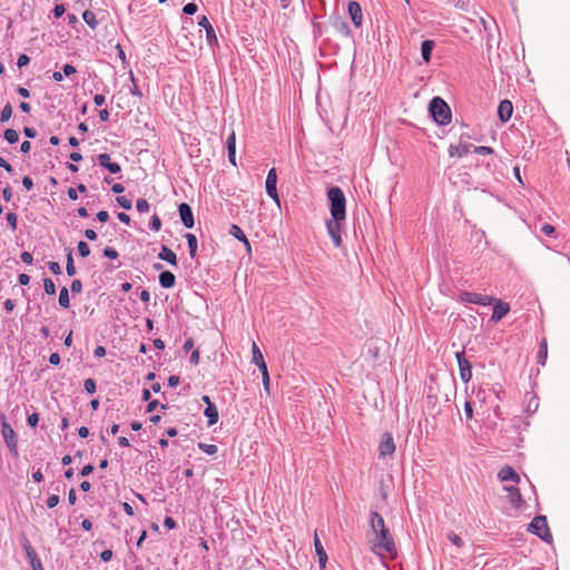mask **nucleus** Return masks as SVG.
<instances>
[{
  "label": "nucleus",
  "mask_w": 570,
  "mask_h": 570,
  "mask_svg": "<svg viewBox=\"0 0 570 570\" xmlns=\"http://www.w3.org/2000/svg\"><path fill=\"white\" fill-rule=\"evenodd\" d=\"M371 533L368 538L370 549L373 553L379 556L380 558H395L396 557V547L394 543V539L385 525L384 519L381 514L373 511L371 513Z\"/></svg>",
  "instance_id": "nucleus-1"
},
{
  "label": "nucleus",
  "mask_w": 570,
  "mask_h": 570,
  "mask_svg": "<svg viewBox=\"0 0 570 570\" xmlns=\"http://www.w3.org/2000/svg\"><path fill=\"white\" fill-rule=\"evenodd\" d=\"M327 198L330 202V210L332 218L345 219L346 217V199L345 195L340 187H331L327 190Z\"/></svg>",
  "instance_id": "nucleus-2"
},
{
  "label": "nucleus",
  "mask_w": 570,
  "mask_h": 570,
  "mask_svg": "<svg viewBox=\"0 0 570 570\" xmlns=\"http://www.w3.org/2000/svg\"><path fill=\"white\" fill-rule=\"evenodd\" d=\"M429 110L435 120L441 126L448 125L451 121V110L448 104L440 97H434L429 105Z\"/></svg>",
  "instance_id": "nucleus-3"
},
{
  "label": "nucleus",
  "mask_w": 570,
  "mask_h": 570,
  "mask_svg": "<svg viewBox=\"0 0 570 570\" xmlns=\"http://www.w3.org/2000/svg\"><path fill=\"white\" fill-rule=\"evenodd\" d=\"M529 531L531 533L537 534L542 540L550 542L552 540V535L549 531L547 518L544 515L535 517L531 523L529 524Z\"/></svg>",
  "instance_id": "nucleus-4"
},
{
  "label": "nucleus",
  "mask_w": 570,
  "mask_h": 570,
  "mask_svg": "<svg viewBox=\"0 0 570 570\" xmlns=\"http://www.w3.org/2000/svg\"><path fill=\"white\" fill-rule=\"evenodd\" d=\"M460 299L465 303L478 304L482 306L492 305L494 302L493 296L483 295L479 293L463 292L460 294Z\"/></svg>",
  "instance_id": "nucleus-5"
},
{
  "label": "nucleus",
  "mask_w": 570,
  "mask_h": 570,
  "mask_svg": "<svg viewBox=\"0 0 570 570\" xmlns=\"http://www.w3.org/2000/svg\"><path fill=\"white\" fill-rule=\"evenodd\" d=\"M1 433L4 439L6 444L10 449V451L13 452L14 455H17L18 449H17L16 433H14L13 429L10 426V424L4 419L1 422Z\"/></svg>",
  "instance_id": "nucleus-6"
},
{
  "label": "nucleus",
  "mask_w": 570,
  "mask_h": 570,
  "mask_svg": "<svg viewBox=\"0 0 570 570\" xmlns=\"http://www.w3.org/2000/svg\"><path fill=\"white\" fill-rule=\"evenodd\" d=\"M344 219H335L331 218L326 222V229L328 235L331 236L335 247H341L342 237H341V222Z\"/></svg>",
  "instance_id": "nucleus-7"
},
{
  "label": "nucleus",
  "mask_w": 570,
  "mask_h": 570,
  "mask_svg": "<svg viewBox=\"0 0 570 570\" xmlns=\"http://www.w3.org/2000/svg\"><path fill=\"white\" fill-rule=\"evenodd\" d=\"M276 185H277L276 169L272 168L268 171L267 177H266V193L279 206L281 200H279V197L277 194Z\"/></svg>",
  "instance_id": "nucleus-8"
},
{
  "label": "nucleus",
  "mask_w": 570,
  "mask_h": 570,
  "mask_svg": "<svg viewBox=\"0 0 570 570\" xmlns=\"http://www.w3.org/2000/svg\"><path fill=\"white\" fill-rule=\"evenodd\" d=\"M395 452V443L391 433L385 432L379 445L380 458L391 456Z\"/></svg>",
  "instance_id": "nucleus-9"
},
{
  "label": "nucleus",
  "mask_w": 570,
  "mask_h": 570,
  "mask_svg": "<svg viewBox=\"0 0 570 570\" xmlns=\"http://www.w3.org/2000/svg\"><path fill=\"white\" fill-rule=\"evenodd\" d=\"M456 360L460 370V377L464 383H468L472 377V370L470 362L464 357V352L456 353Z\"/></svg>",
  "instance_id": "nucleus-10"
},
{
  "label": "nucleus",
  "mask_w": 570,
  "mask_h": 570,
  "mask_svg": "<svg viewBox=\"0 0 570 570\" xmlns=\"http://www.w3.org/2000/svg\"><path fill=\"white\" fill-rule=\"evenodd\" d=\"M493 305V314L491 316V321L499 322L501 321L509 312L510 305L494 297Z\"/></svg>",
  "instance_id": "nucleus-11"
},
{
  "label": "nucleus",
  "mask_w": 570,
  "mask_h": 570,
  "mask_svg": "<svg viewBox=\"0 0 570 570\" xmlns=\"http://www.w3.org/2000/svg\"><path fill=\"white\" fill-rule=\"evenodd\" d=\"M178 213L184 226L186 228H193L195 223L190 206L186 203L180 204L178 207Z\"/></svg>",
  "instance_id": "nucleus-12"
},
{
  "label": "nucleus",
  "mask_w": 570,
  "mask_h": 570,
  "mask_svg": "<svg viewBox=\"0 0 570 570\" xmlns=\"http://www.w3.org/2000/svg\"><path fill=\"white\" fill-rule=\"evenodd\" d=\"M198 26L203 27L206 31V39L207 42L212 46L213 43L217 42V36L215 32V29L213 28L212 23L209 22L208 18L206 16H203L199 21Z\"/></svg>",
  "instance_id": "nucleus-13"
},
{
  "label": "nucleus",
  "mask_w": 570,
  "mask_h": 570,
  "mask_svg": "<svg viewBox=\"0 0 570 570\" xmlns=\"http://www.w3.org/2000/svg\"><path fill=\"white\" fill-rule=\"evenodd\" d=\"M348 13L350 17L355 24V27H360L362 24L363 14L362 9L358 2L356 1H350L348 2Z\"/></svg>",
  "instance_id": "nucleus-14"
},
{
  "label": "nucleus",
  "mask_w": 570,
  "mask_h": 570,
  "mask_svg": "<svg viewBox=\"0 0 570 570\" xmlns=\"http://www.w3.org/2000/svg\"><path fill=\"white\" fill-rule=\"evenodd\" d=\"M513 112V106L510 100H502L498 107L499 118L505 122L508 121Z\"/></svg>",
  "instance_id": "nucleus-15"
},
{
  "label": "nucleus",
  "mask_w": 570,
  "mask_h": 570,
  "mask_svg": "<svg viewBox=\"0 0 570 570\" xmlns=\"http://www.w3.org/2000/svg\"><path fill=\"white\" fill-rule=\"evenodd\" d=\"M498 476H499L500 481H502V482H508V481H511V482H514V483H519L520 482L519 474L511 466L502 468L500 470Z\"/></svg>",
  "instance_id": "nucleus-16"
},
{
  "label": "nucleus",
  "mask_w": 570,
  "mask_h": 570,
  "mask_svg": "<svg viewBox=\"0 0 570 570\" xmlns=\"http://www.w3.org/2000/svg\"><path fill=\"white\" fill-rule=\"evenodd\" d=\"M98 161L101 167L108 169L111 174H117L121 169L117 163L110 161V156L108 154H100L98 156Z\"/></svg>",
  "instance_id": "nucleus-17"
},
{
  "label": "nucleus",
  "mask_w": 570,
  "mask_h": 570,
  "mask_svg": "<svg viewBox=\"0 0 570 570\" xmlns=\"http://www.w3.org/2000/svg\"><path fill=\"white\" fill-rule=\"evenodd\" d=\"M504 490L509 492V501L513 508H520L523 503L522 495L518 488L504 487Z\"/></svg>",
  "instance_id": "nucleus-18"
},
{
  "label": "nucleus",
  "mask_w": 570,
  "mask_h": 570,
  "mask_svg": "<svg viewBox=\"0 0 570 570\" xmlns=\"http://www.w3.org/2000/svg\"><path fill=\"white\" fill-rule=\"evenodd\" d=\"M314 547H315V552H316V554L318 557L320 566L322 568H324L326 562H327V554H326V552H325V550H324V548H323V546L321 543V540H320V538H318L316 532L314 534Z\"/></svg>",
  "instance_id": "nucleus-19"
},
{
  "label": "nucleus",
  "mask_w": 570,
  "mask_h": 570,
  "mask_svg": "<svg viewBox=\"0 0 570 570\" xmlns=\"http://www.w3.org/2000/svg\"><path fill=\"white\" fill-rule=\"evenodd\" d=\"M472 145L463 144V145H451L449 148L450 157L461 158L470 151Z\"/></svg>",
  "instance_id": "nucleus-20"
},
{
  "label": "nucleus",
  "mask_w": 570,
  "mask_h": 570,
  "mask_svg": "<svg viewBox=\"0 0 570 570\" xmlns=\"http://www.w3.org/2000/svg\"><path fill=\"white\" fill-rule=\"evenodd\" d=\"M158 257L161 261L167 262L168 264L176 266L177 265V256L176 254L168 248L167 246H163L160 253L158 254Z\"/></svg>",
  "instance_id": "nucleus-21"
},
{
  "label": "nucleus",
  "mask_w": 570,
  "mask_h": 570,
  "mask_svg": "<svg viewBox=\"0 0 570 570\" xmlns=\"http://www.w3.org/2000/svg\"><path fill=\"white\" fill-rule=\"evenodd\" d=\"M175 275L169 271H165L159 275V283L164 288H171L175 285Z\"/></svg>",
  "instance_id": "nucleus-22"
},
{
  "label": "nucleus",
  "mask_w": 570,
  "mask_h": 570,
  "mask_svg": "<svg viewBox=\"0 0 570 570\" xmlns=\"http://www.w3.org/2000/svg\"><path fill=\"white\" fill-rule=\"evenodd\" d=\"M229 234L238 240L243 242L246 245L247 250H250L249 242L239 226L233 224L230 226Z\"/></svg>",
  "instance_id": "nucleus-23"
},
{
  "label": "nucleus",
  "mask_w": 570,
  "mask_h": 570,
  "mask_svg": "<svg viewBox=\"0 0 570 570\" xmlns=\"http://www.w3.org/2000/svg\"><path fill=\"white\" fill-rule=\"evenodd\" d=\"M204 415L208 419V425H214L218 421V411L214 404L206 406Z\"/></svg>",
  "instance_id": "nucleus-24"
},
{
  "label": "nucleus",
  "mask_w": 570,
  "mask_h": 570,
  "mask_svg": "<svg viewBox=\"0 0 570 570\" xmlns=\"http://www.w3.org/2000/svg\"><path fill=\"white\" fill-rule=\"evenodd\" d=\"M434 47V42L432 40H424L421 46L422 58L425 62H430L431 53Z\"/></svg>",
  "instance_id": "nucleus-25"
},
{
  "label": "nucleus",
  "mask_w": 570,
  "mask_h": 570,
  "mask_svg": "<svg viewBox=\"0 0 570 570\" xmlns=\"http://www.w3.org/2000/svg\"><path fill=\"white\" fill-rule=\"evenodd\" d=\"M185 237L188 243L189 255L191 258H194L197 253V238L194 234H186Z\"/></svg>",
  "instance_id": "nucleus-26"
},
{
  "label": "nucleus",
  "mask_w": 570,
  "mask_h": 570,
  "mask_svg": "<svg viewBox=\"0 0 570 570\" xmlns=\"http://www.w3.org/2000/svg\"><path fill=\"white\" fill-rule=\"evenodd\" d=\"M548 357V344L547 341L543 338L540 344V350L538 353V362L543 366L546 364Z\"/></svg>",
  "instance_id": "nucleus-27"
},
{
  "label": "nucleus",
  "mask_w": 570,
  "mask_h": 570,
  "mask_svg": "<svg viewBox=\"0 0 570 570\" xmlns=\"http://www.w3.org/2000/svg\"><path fill=\"white\" fill-rule=\"evenodd\" d=\"M59 305L63 308H68L70 305L69 291L67 287H62L59 293Z\"/></svg>",
  "instance_id": "nucleus-28"
},
{
  "label": "nucleus",
  "mask_w": 570,
  "mask_h": 570,
  "mask_svg": "<svg viewBox=\"0 0 570 570\" xmlns=\"http://www.w3.org/2000/svg\"><path fill=\"white\" fill-rule=\"evenodd\" d=\"M82 18L85 20V22L92 29L96 28L98 21L96 19V14L90 11V10H86L83 13H82Z\"/></svg>",
  "instance_id": "nucleus-29"
},
{
  "label": "nucleus",
  "mask_w": 570,
  "mask_h": 570,
  "mask_svg": "<svg viewBox=\"0 0 570 570\" xmlns=\"http://www.w3.org/2000/svg\"><path fill=\"white\" fill-rule=\"evenodd\" d=\"M252 354H253V363H255L256 365L259 364L262 361H265L259 347L257 346V344L255 342H253V345H252Z\"/></svg>",
  "instance_id": "nucleus-30"
},
{
  "label": "nucleus",
  "mask_w": 570,
  "mask_h": 570,
  "mask_svg": "<svg viewBox=\"0 0 570 570\" xmlns=\"http://www.w3.org/2000/svg\"><path fill=\"white\" fill-rule=\"evenodd\" d=\"M198 448L208 455H214L217 453L218 448L215 444H207V443H198Z\"/></svg>",
  "instance_id": "nucleus-31"
},
{
  "label": "nucleus",
  "mask_w": 570,
  "mask_h": 570,
  "mask_svg": "<svg viewBox=\"0 0 570 570\" xmlns=\"http://www.w3.org/2000/svg\"><path fill=\"white\" fill-rule=\"evenodd\" d=\"M23 549H24L26 554H27V557H28L30 562L36 560V559H39L37 553H36V551H35V549L31 547V544H30V542L28 540L24 541Z\"/></svg>",
  "instance_id": "nucleus-32"
},
{
  "label": "nucleus",
  "mask_w": 570,
  "mask_h": 570,
  "mask_svg": "<svg viewBox=\"0 0 570 570\" xmlns=\"http://www.w3.org/2000/svg\"><path fill=\"white\" fill-rule=\"evenodd\" d=\"M3 136L9 144H14L19 140V135L14 129H7Z\"/></svg>",
  "instance_id": "nucleus-33"
},
{
  "label": "nucleus",
  "mask_w": 570,
  "mask_h": 570,
  "mask_svg": "<svg viewBox=\"0 0 570 570\" xmlns=\"http://www.w3.org/2000/svg\"><path fill=\"white\" fill-rule=\"evenodd\" d=\"M66 271L69 276H73L76 274V267L73 265V258H72L71 252H69L67 255Z\"/></svg>",
  "instance_id": "nucleus-34"
},
{
  "label": "nucleus",
  "mask_w": 570,
  "mask_h": 570,
  "mask_svg": "<svg viewBox=\"0 0 570 570\" xmlns=\"http://www.w3.org/2000/svg\"><path fill=\"white\" fill-rule=\"evenodd\" d=\"M12 116V107L10 104L6 105L1 111L0 120L2 122L8 121Z\"/></svg>",
  "instance_id": "nucleus-35"
},
{
  "label": "nucleus",
  "mask_w": 570,
  "mask_h": 570,
  "mask_svg": "<svg viewBox=\"0 0 570 570\" xmlns=\"http://www.w3.org/2000/svg\"><path fill=\"white\" fill-rule=\"evenodd\" d=\"M43 287H45V292L49 295H53L56 293V285L51 278L43 279Z\"/></svg>",
  "instance_id": "nucleus-36"
},
{
  "label": "nucleus",
  "mask_w": 570,
  "mask_h": 570,
  "mask_svg": "<svg viewBox=\"0 0 570 570\" xmlns=\"http://www.w3.org/2000/svg\"><path fill=\"white\" fill-rule=\"evenodd\" d=\"M136 209L141 214L147 213L149 210V203L144 198H139L136 203Z\"/></svg>",
  "instance_id": "nucleus-37"
},
{
  "label": "nucleus",
  "mask_w": 570,
  "mask_h": 570,
  "mask_svg": "<svg viewBox=\"0 0 570 570\" xmlns=\"http://www.w3.org/2000/svg\"><path fill=\"white\" fill-rule=\"evenodd\" d=\"M78 252L81 257H87L90 254V248L86 242L81 240L78 243Z\"/></svg>",
  "instance_id": "nucleus-38"
},
{
  "label": "nucleus",
  "mask_w": 570,
  "mask_h": 570,
  "mask_svg": "<svg viewBox=\"0 0 570 570\" xmlns=\"http://www.w3.org/2000/svg\"><path fill=\"white\" fill-rule=\"evenodd\" d=\"M448 539L452 544L456 546L458 548L463 547V540L456 533L450 532L448 534Z\"/></svg>",
  "instance_id": "nucleus-39"
},
{
  "label": "nucleus",
  "mask_w": 570,
  "mask_h": 570,
  "mask_svg": "<svg viewBox=\"0 0 570 570\" xmlns=\"http://www.w3.org/2000/svg\"><path fill=\"white\" fill-rule=\"evenodd\" d=\"M83 387L86 392L94 394L96 392V382L92 379H87L83 382Z\"/></svg>",
  "instance_id": "nucleus-40"
},
{
  "label": "nucleus",
  "mask_w": 570,
  "mask_h": 570,
  "mask_svg": "<svg viewBox=\"0 0 570 570\" xmlns=\"http://www.w3.org/2000/svg\"><path fill=\"white\" fill-rule=\"evenodd\" d=\"M116 200L119 204V206L122 207L124 209H130L132 206L131 200L125 196H119Z\"/></svg>",
  "instance_id": "nucleus-41"
},
{
  "label": "nucleus",
  "mask_w": 570,
  "mask_h": 570,
  "mask_svg": "<svg viewBox=\"0 0 570 570\" xmlns=\"http://www.w3.org/2000/svg\"><path fill=\"white\" fill-rule=\"evenodd\" d=\"M6 219L11 229L14 230L18 222L17 215L14 213H8Z\"/></svg>",
  "instance_id": "nucleus-42"
},
{
  "label": "nucleus",
  "mask_w": 570,
  "mask_h": 570,
  "mask_svg": "<svg viewBox=\"0 0 570 570\" xmlns=\"http://www.w3.org/2000/svg\"><path fill=\"white\" fill-rule=\"evenodd\" d=\"M474 153L480 154V155H491V154H493V149L488 146H478V147H474Z\"/></svg>",
  "instance_id": "nucleus-43"
},
{
  "label": "nucleus",
  "mask_w": 570,
  "mask_h": 570,
  "mask_svg": "<svg viewBox=\"0 0 570 570\" xmlns=\"http://www.w3.org/2000/svg\"><path fill=\"white\" fill-rule=\"evenodd\" d=\"M59 501H60V499L57 494H51L48 497L46 503H47V507L51 509V508H55L56 505H58Z\"/></svg>",
  "instance_id": "nucleus-44"
},
{
  "label": "nucleus",
  "mask_w": 570,
  "mask_h": 570,
  "mask_svg": "<svg viewBox=\"0 0 570 570\" xmlns=\"http://www.w3.org/2000/svg\"><path fill=\"white\" fill-rule=\"evenodd\" d=\"M197 9H198L197 6L193 2H190V3H187L184 6L183 12L186 14H194L197 12Z\"/></svg>",
  "instance_id": "nucleus-45"
},
{
  "label": "nucleus",
  "mask_w": 570,
  "mask_h": 570,
  "mask_svg": "<svg viewBox=\"0 0 570 570\" xmlns=\"http://www.w3.org/2000/svg\"><path fill=\"white\" fill-rule=\"evenodd\" d=\"M29 62L30 58L27 55L22 53L18 57L17 65L19 68L26 67Z\"/></svg>",
  "instance_id": "nucleus-46"
},
{
  "label": "nucleus",
  "mask_w": 570,
  "mask_h": 570,
  "mask_svg": "<svg viewBox=\"0 0 570 570\" xmlns=\"http://www.w3.org/2000/svg\"><path fill=\"white\" fill-rule=\"evenodd\" d=\"M104 255L110 259H115L118 257V253L116 249L111 248V247H106L104 249Z\"/></svg>",
  "instance_id": "nucleus-47"
},
{
  "label": "nucleus",
  "mask_w": 570,
  "mask_h": 570,
  "mask_svg": "<svg viewBox=\"0 0 570 570\" xmlns=\"http://www.w3.org/2000/svg\"><path fill=\"white\" fill-rule=\"evenodd\" d=\"M161 227V220L157 215H154L151 218V229L158 232Z\"/></svg>",
  "instance_id": "nucleus-48"
},
{
  "label": "nucleus",
  "mask_w": 570,
  "mask_h": 570,
  "mask_svg": "<svg viewBox=\"0 0 570 570\" xmlns=\"http://www.w3.org/2000/svg\"><path fill=\"white\" fill-rule=\"evenodd\" d=\"M48 266H49V269L53 274H56V275L61 274V267H60L59 263H57V262H49Z\"/></svg>",
  "instance_id": "nucleus-49"
},
{
  "label": "nucleus",
  "mask_w": 570,
  "mask_h": 570,
  "mask_svg": "<svg viewBox=\"0 0 570 570\" xmlns=\"http://www.w3.org/2000/svg\"><path fill=\"white\" fill-rule=\"evenodd\" d=\"M226 146H227V149L228 148H236V138H235V132L232 131V134L228 136L227 140H226Z\"/></svg>",
  "instance_id": "nucleus-50"
},
{
  "label": "nucleus",
  "mask_w": 570,
  "mask_h": 570,
  "mask_svg": "<svg viewBox=\"0 0 570 570\" xmlns=\"http://www.w3.org/2000/svg\"><path fill=\"white\" fill-rule=\"evenodd\" d=\"M82 289V284L79 279H73L71 283V291L73 293H80Z\"/></svg>",
  "instance_id": "nucleus-51"
},
{
  "label": "nucleus",
  "mask_w": 570,
  "mask_h": 570,
  "mask_svg": "<svg viewBox=\"0 0 570 570\" xmlns=\"http://www.w3.org/2000/svg\"><path fill=\"white\" fill-rule=\"evenodd\" d=\"M21 261L26 264H32L33 257L29 252L21 253Z\"/></svg>",
  "instance_id": "nucleus-52"
},
{
  "label": "nucleus",
  "mask_w": 570,
  "mask_h": 570,
  "mask_svg": "<svg viewBox=\"0 0 570 570\" xmlns=\"http://www.w3.org/2000/svg\"><path fill=\"white\" fill-rule=\"evenodd\" d=\"M62 70H63V73L67 77L76 73V68L73 66H71V65H68V63L63 66Z\"/></svg>",
  "instance_id": "nucleus-53"
},
{
  "label": "nucleus",
  "mask_w": 570,
  "mask_h": 570,
  "mask_svg": "<svg viewBox=\"0 0 570 570\" xmlns=\"http://www.w3.org/2000/svg\"><path fill=\"white\" fill-rule=\"evenodd\" d=\"M2 196L6 202H10L12 197V189L9 186L4 187Z\"/></svg>",
  "instance_id": "nucleus-54"
},
{
  "label": "nucleus",
  "mask_w": 570,
  "mask_h": 570,
  "mask_svg": "<svg viewBox=\"0 0 570 570\" xmlns=\"http://www.w3.org/2000/svg\"><path fill=\"white\" fill-rule=\"evenodd\" d=\"M228 160L236 166V148H228Z\"/></svg>",
  "instance_id": "nucleus-55"
},
{
  "label": "nucleus",
  "mask_w": 570,
  "mask_h": 570,
  "mask_svg": "<svg viewBox=\"0 0 570 570\" xmlns=\"http://www.w3.org/2000/svg\"><path fill=\"white\" fill-rule=\"evenodd\" d=\"M22 185L26 189L30 190L33 187V181L29 176L22 178Z\"/></svg>",
  "instance_id": "nucleus-56"
},
{
  "label": "nucleus",
  "mask_w": 570,
  "mask_h": 570,
  "mask_svg": "<svg viewBox=\"0 0 570 570\" xmlns=\"http://www.w3.org/2000/svg\"><path fill=\"white\" fill-rule=\"evenodd\" d=\"M543 234L550 236L554 233V227L550 224H546L541 227Z\"/></svg>",
  "instance_id": "nucleus-57"
},
{
  "label": "nucleus",
  "mask_w": 570,
  "mask_h": 570,
  "mask_svg": "<svg viewBox=\"0 0 570 570\" xmlns=\"http://www.w3.org/2000/svg\"><path fill=\"white\" fill-rule=\"evenodd\" d=\"M109 218V214L106 210H100L97 213V219L101 223L107 222Z\"/></svg>",
  "instance_id": "nucleus-58"
},
{
  "label": "nucleus",
  "mask_w": 570,
  "mask_h": 570,
  "mask_svg": "<svg viewBox=\"0 0 570 570\" xmlns=\"http://www.w3.org/2000/svg\"><path fill=\"white\" fill-rule=\"evenodd\" d=\"M27 421L30 426L35 428L39 421L38 414L33 413L29 415Z\"/></svg>",
  "instance_id": "nucleus-59"
},
{
  "label": "nucleus",
  "mask_w": 570,
  "mask_h": 570,
  "mask_svg": "<svg viewBox=\"0 0 570 570\" xmlns=\"http://www.w3.org/2000/svg\"><path fill=\"white\" fill-rule=\"evenodd\" d=\"M0 167L4 168L8 173L13 170L12 166L3 157H0Z\"/></svg>",
  "instance_id": "nucleus-60"
},
{
  "label": "nucleus",
  "mask_w": 570,
  "mask_h": 570,
  "mask_svg": "<svg viewBox=\"0 0 570 570\" xmlns=\"http://www.w3.org/2000/svg\"><path fill=\"white\" fill-rule=\"evenodd\" d=\"M65 11H66L65 7L62 4H58L53 9V14H55V17L59 18L65 13Z\"/></svg>",
  "instance_id": "nucleus-61"
},
{
  "label": "nucleus",
  "mask_w": 570,
  "mask_h": 570,
  "mask_svg": "<svg viewBox=\"0 0 570 570\" xmlns=\"http://www.w3.org/2000/svg\"><path fill=\"white\" fill-rule=\"evenodd\" d=\"M100 558L102 561L107 562L112 558V551L111 550H105L100 553Z\"/></svg>",
  "instance_id": "nucleus-62"
},
{
  "label": "nucleus",
  "mask_w": 570,
  "mask_h": 570,
  "mask_svg": "<svg viewBox=\"0 0 570 570\" xmlns=\"http://www.w3.org/2000/svg\"><path fill=\"white\" fill-rule=\"evenodd\" d=\"M106 101V98L104 95H100V94H97L95 97H94V102L97 105V106H102Z\"/></svg>",
  "instance_id": "nucleus-63"
},
{
  "label": "nucleus",
  "mask_w": 570,
  "mask_h": 570,
  "mask_svg": "<svg viewBox=\"0 0 570 570\" xmlns=\"http://www.w3.org/2000/svg\"><path fill=\"white\" fill-rule=\"evenodd\" d=\"M32 570H43L40 559L30 562Z\"/></svg>",
  "instance_id": "nucleus-64"
}]
</instances>
